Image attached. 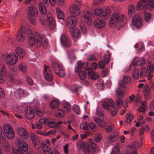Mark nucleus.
Wrapping results in <instances>:
<instances>
[{
	"label": "nucleus",
	"mask_w": 154,
	"mask_h": 154,
	"mask_svg": "<svg viewBox=\"0 0 154 154\" xmlns=\"http://www.w3.org/2000/svg\"><path fill=\"white\" fill-rule=\"evenodd\" d=\"M29 35L28 42L29 45L32 46L35 44L37 47L42 46L44 48H46L48 45V39L45 35H40L39 33L35 32L32 34L31 30L27 29Z\"/></svg>",
	"instance_id": "1"
},
{
	"label": "nucleus",
	"mask_w": 154,
	"mask_h": 154,
	"mask_svg": "<svg viewBox=\"0 0 154 154\" xmlns=\"http://www.w3.org/2000/svg\"><path fill=\"white\" fill-rule=\"evenodd\" d=\"M126 20V17L124 15L115 13L112 14L110 18L109 25L111 27H116L118 29L125 23Z\"/></svg>",
	"instance_id": "2"
},
{
	"label": "nucleus",
	"mask_w": 154,
	"mask_h": 154,
	"mask_svg": "<svg viewBox=\"0 0 154 154\" xmlns=\"http://www.w3.org/2000/svg\"><path fill=\"white\" fill-rule=\"evenodd\" d=\"M93 14L96 18L106 19L109 16L110 12L109 9L108 8L103 10L102 8L98 7L95 9Z\"/></svg>",
	"instance_id": "3"
},
{
	"label": "nucleus",
	"mask_w": 154,
	"mask_h": 154,
	"mask_svg": "<svg viewBox=\"0 0 154 154\" xmlns=\"http://www.w3.org/2000/svg\"><path fill=\"white\" fill-rule=\"evenodd\" d=\"M103 107L106 110H108L111 107L112 109H110V112L112 116H115L117 113V110L114 108L115 106V103L112 100L110 99H105L102 103Z\"/></svg>",
	"instance_id": "4"
},
{
	"label": "nucleus",
	"mask_w": 154,
	"mask_h": 154,
	"mask_svg": "<svg viewBox=\"0 0 154 154\" xmlns=\"http://www.w3.org/2000/svg\"><path fill=\"white\" fill-rule=\"evenodd\" d=\"M5 135L9 140L13 139L15 137V133L10 125L8 124H5L3 127Z\"/></svg>",
	"instance_id": "5"
},
{
	"label": "nucleus",
	"mask_w": 154,
	"mask_h": 154,
	"mask_svg": "<svg viewBox=\"0 0 154 154\" xmlns=\"http://www.w3.org/2000/svg\"><path fill=\"white\" fill-rule=\"evenodd\" d=\"M132 25L137 28L139 29L142 26L143 22L141 16L139 14L135 15L132 21Z\"/></svg>",
	"instance_id": "6"
},
{
	"label": "nucleus",
	"mask_w": 154,
	"mask_h": 154,
	"mask_svg": "<svg viewBox=\"0 0 154 154\" xmlns=\"http://www.w3.org/2000/svg\"><path fill=\"white\" fill-rule=\"evenodd\" d=\"M91 12L87 10H84L82 12V19L88 25L91 24Z\"/></svg>",
	"instance_id": "7"
},
{
	"label": "nucleus",
	"mask_w": 154,
	"mask_h": 154,
	"mask_svg": "<svg viewBox=\"0 0 154 154\" xmlns=\"http://www.w3.org/2000/svg\"><path fill=\"white\" fill-rule=\"evenodd\" d=\"M60 40L62 46L64 48H68L71 46V42L69 38L64 34H62Z\"/></svg>",
	"instance_id": "8"
},
{
	"label": "nucleus",
	"mask_w": 154,
	"mask_h": 154,
	"mask_svg": "<svg viewBox=\"0 0 154 154\" xmlns=\"http://www.w3.org/2000/svg\"><path fill=\"white\" fill-rule=\"evenodd\" d=\"M77 148L82 149H83L85 154H91V151L88 147V144L86 142H83L81 141H79L76 144Z\"/></svg>",
	"instance_id": "9"
},
{
	"label": "nucleus",
	"mask_w": 154,
	"mask_h": 154,
	"mask_svg": "<svg viewBox=\"0 0 154 154\" xmlns=\"http://www.w3.org/2000/svg\"><path fill=\"white\" fill-rule=\"evenodd\" d=\"M46 22L49 27L51 29H53L55 28V21L53 16L50 13H48L47 14Z\"/></svg>",
	"instance_id": "10"
},
{
	"label": "nucleus",
	"mask_w": 154,
	"mask_h": 154,
	"mask_svg": "<svg viewBox=\"0 0 154 154\" xmlns=\"http://www.w3.org/2000/svg\"><path fill=\"white\" fill-rule=\"evenodd\" d=\"M18 60V58L15 54H12V55L10 54H8L6 55L5 61L8 64L14 65L17 62Z\"/></svg>",
	"instance_id": "11"
},
{
	"label": "nucleus",
	"mask_w": 154,
	"mask_h": 154,
	"mask_svg": "<svg viewBox=\"0 0 154 154\" xmlns=\"http://www.w3.org/2000/svg\"><path fill=\"white\" fill-rule=\"evenodd\" d=\"M26 35L25 28L24 26H22L19 31L17 34L16 38L18 42H22L25 40Z\"/></svg>",
	"instance_id": "12"
},
{
	"label": "nucleus",
	"mask_w": 154,
	"mask_h": 154,
	"mask_svg": "<svg viewBox=\"0 0 154 154\" xmlns=\"http://www.w3.org/2000/svg\"><path fill=\"white\" fill-rule=\"evenodd\" d=\"M43 74L46 80L50 81L52 80L53 76L52 72L48 66L44 65L43 69Z\"/></svg>",
	"instance_id": "13"
},
{
	"label": "nucleus",
	"mask_w": 154,
	"mask_h": 154,
	"mask_svg": "<svg viewBox=\"0 0 154 154\" xmlns=\"http://www.w3.org/2000/svg\"><path fill=\"white\" fill-rule=\"evenodd\" d=\"M107 54L104 56L103 59L99 62V66L100 69H103L105 67V65L108 64L110 61V55L109 53L108 50L107 51Z\"/></svg>",
	"instance_id": "14"
},
{
	"label": "nucleus",
	"mask_w": 154,
	"mask_h": 154,
	"mask_svg": "<svg viewBox=\"0 0 154 154\" xmlns=\"http://www.w3.org/2000/svg\"><path fill=\"white\" fill-rule=\"evenodd\" d=\"M77 22V19L75 17L73 16H69L66 22V24L67 27L70 29L73 28L75 26Z\"/></svg>",
	"instance_id": "15"
},
{
	"label": "nucleus",
	"mask_w": 154,
	"mask_h": 154,
	"mask_svg": "<svg viewBox=\"0 0 154 154\" xmlns=\"http://www.w3.org/2000/svg\"><path fill=\"white\" fill-rule=\"evenodd\" d=\"M85 73L88 75V78L92 80H97L99 77V74L97 72H94L91 68H88L84 71Z\"/></svg>",
	"instance_id": "16"
},
{
	"label": "nucleus",
	"mask_w": 154,
	"mask_h": 154,
	"mask_svg": "<svg viewBox=\"0 0 154 154\" xmlns=\"http://www.w3.org/2000/svg\"><path fill=\"white\" fill-rule=\"evenodd\" d=\"M24 116L29 120H31L34 117L35 112L32 108L29 106L27 107L25 110Z\"/></svg>",
	"instance_id": "17"
},
{
	"label": "nucleus",
	"mask_w": 154,
	"mask_h": 154,
	"mask_svg": "<svg viewBox=\"0 0 154 154\" xmlns=\"http://www.w3.org/2000/svg\"><path fill=\"white\" fill-rule=\"evenodd\" d=\"M69 12L75 17L80 15L81 11L79 8L75 5H72L69 8Z\"/></svg>",
	"instance_id": "18"
},
{
	"label": "nucleus",
	"mask_w": 154,
	"mask_h": 154,
	"mask_svg": "<svg viewBox=\"0 0 154 154\" xmlns=\"http://www.w3.org/2000/svg\"><path fill=\"white\" fill-rule=\"evenodd\" d=\"M148 8V0H140L137 3L136 9L137 11L146 9Z\"/></svg>",
	"instance_id": "19"
},
{
	"label": "nucleus",
	"mask_w": 154,
	"mask_h": 154,
	"mask_svg": "<svg viewBox=\"0 0 154 154\" xmlns=\"http://www.w3.org/2000/svg\"><path fill=\"white\" fill-rule=\"evenodd\" d=\"M27 12L28 16L37 17L38 14L37 9L33 5H32L27 7Z\"/></svg>",
	"instance_id": "20"
},
{
	"label": "nucleus",
	"mask_w": 154,
	"mask_h": 154,
	"mask_svg": "<svg viewBox=\"0 0 154 154\" xmlns=\"http://www.w3.org/2000/svg\"><path fill=\"white\" fill-rule=\"evenodd\" d=\"M94 26L97 28L101 29L105 26V23L100 18H95L93 22Z\"/></svg>",
	"instance_id": "21"
},
{
	"label": "nucleus",
	"mask_w": 154,
	"mask_h": 154,
	"mask_svg": "<svg viewBox=\"0 0 154 154\" xmlns=\"http://www.w3.org/2000/svg\"><path fill=\"white\" fill-rule=\"evenodd\" d=\"M145 63L146 60L143 57L139 58L137 57H135L134 58L132 64L133 66L137 65L139 66H142L144 65Z\"/></svg>",
	"instance_id": "22"
},
{
	"label": "nucleus",
	"mask_w": 154,
	"mask_h": 154,
	"mask_svg": "<svg viewBox=\"0 0 154 154\" xmlns=\"http://www.w3.org/2000/svg\"><path fill=\"white\" fill-rule=\"evenodd\" d=\"M17 146L22 150L26 151L28 149L27 143L24 141L18 139L17 141Z\"/></svg>",
	"instance_id": "23"
},
{
	"label": "nucleus",
	"mask_w": 154,
	"mask_h": 154,
	"mask_svg": "<svg viewBox=\"0 0 154 154\" xmlns=\"http://www.w3.org/2000/svg\"><path fill=\"white\" fill-rule=\"evenodd\" d=\"M70 34L73 39H78L81 36V33L80 30L77 29H72L69 30Z\"/></svg>",
	"instance_id": "24"
},
{
	"label": "nucleus",
	"mask_w": 154,
	"mask_h": 154,
	"mask_svg": "<svg viewBox=\"0 0 154 154\" xmlns=\"http://www.w3.org/2000/svg\"><path fill=\"white\" fill-rule=\"evenodd\" d=\"M18 133L23 139H26L29 137V135L25 129L22 128H19L17 129Z\"/></svg>",
	"instance_id": "25"
},
{
	"label": "nucleus",
	"mask_w": 154,
	"mask_h": 154,
	"mask_svg": "<svg viewBox=\"0 0 154 154\" xmlns=\"http://www.w3.org/2000/svg\"><path fill=\"white\" fill-rule=\"evenodd\" d=\"M151 90L149 85H146L143 90V94L145 99L149 100L151 98L150 93Z\"/></svg>",
	"instance_id": "26"
},
{
	"label": "nucleus",
	"mask_w": 154,
	"mask_h": 154,
	"mask_svg": "<svg viewBox=\"0 0 154 154\" xmlns=\"http://www.w3.org/2000/svg\"><path fill=\"white\" fill-rule=\"evenodd\" d=\"M141 104L140 106L138 108V110L140 112H144L147 109V102L141 101L139 102Z\"/></svg>",
	"instance_id": "27"
},
{
	"label": "nucleus",
	"mask_w": 154,
	"mask_h": 154,
	"mask_svg": "<svg viewBox=\"0 0 154 154\" xmlns=\"http://www.w3.org/2000/svg\"><path fill=\"white\" fill-rule=\"evenodd\" d=\"M71 105L68 103L66 102L63 103L62 110L66 114L68 113L70 111Z\"/></svg>",
	"instance_id": "28"
},
{
	"label": "nucleus",
	"mask_w": 154,
	"mask_h": 154,
	"mask_svg": "<svg viewBox=\"0 0 154 154\" xmlns=\"http://www.w3.org/2000/svg\"><path fill=\"white\" fill-rule=\"evenodd\" d=\"M6 137L4 140L1 139V141L0 143H2V145L3 149L6 151L9 152L10 150V147L7 141L5 140Z\"/></svg>",
	"instance_id": "29"
},
{
	"label": "nucleus",
	"mask_w": 154,
	"mask_h": 154,
	"mask_svg": "<svg viewBox=\"0 0 154 154\" xmlns=\"http://www.w3.org/2000/svg\"><path fill=\"white\" fill-rule=\"evenodd\" d=\"M93 119L100 127L105 128L107 124L104 121L99 118L95 117L93 118Z\"/></svg>",
	"instance_id": "30"
},
{
	"label": "nucleus",
	"mask_w": 154,
	"mask_h": 154,
	"mask_svg": "<svg viewBox=\"0 0 154 154\" xmlns=\"http://www.w3.org/2000/svg\"><path fill=\"white\" fill-rule=\"evenodd\" d=\"M15 52L20 58H23L25 55L24 51L21 48H17L15 50Z\"/></svg>",
	"instance_id": "31"
},
{
	"label": "nucleus",
	"mask_w": 154,
	"mask_h": 154,
	"mask_svg": "<svg viewBox=\"0 0 154 154\" xmlns=\"http://www.w3.org/2000/svg\"><path fill=\"white\" fill-rule=\"evenodd\" d=\"M56 11L58 18L64 19V14L61 10L59 8L57 7L56 8Z\"/></svg>",
	"instance_id": "32"
},
{
	"label": "nucleus",
	"mask_w": 154,
	"mask_h": 154,
	"mask_svg": "<svg viewBox=\"0 0 154 154\" xmlns=\"http://www.w3.org/2000/svg\"><path fill=\"white\" fill-rule=\"evenodd\" d=\"M52 67L54 69V71L55 73H58L59 70L61 69H62L63 67L60 64L57 63H54L52 65Z\"/></svg>",
	"instance_id": "33"
},
{
	"label": "nucleus",
	"mask_w": 154,
	"mask_h": 154,
	"mask_svg": "<svg viewBox=\"0 0 154 154\" xmlns=\"http://www.w3.org/2000/svg\"><path fill=\"white\" fill-rule=\"evenodd\" d=\"M39 11L41 13L43 14H45L47 13V9L43 3L41 2L39 5Z\"/></svg>",
	"instance_id": "34"
},
{
	"label": "nucleus",
	"mask_w": 154,
	"mask_h": 154,
	"mask_svg": "<svg viewBox=\"0 0 154 154\" xmlns=\"http://www.w3.org/2000/svg\"><path fill=\"white\" fill-rule=\"evenodd\" d=\"M59 103L60 102L58 100H55L51 102L50 106L52 109H54L58 106Z\"/></svg>",
	"instance_id": "35"
},
{
	"label": "nucleus",
	"mask_w": 154,
	"mask_h": 154,
	"mask_svg": "<svg viewBox=\"0 0 154 154\" xmlns=\"http://www.w3.org/2000/svg\"><path fill=\"white\" fill-rule=\"evenodd\" d=\"M147 71L149 74L152 73L154 71V66L152 62H149L147 65Z\"/></svg>",
	"instance_id": "36"
},
{
	"label": "nucleus",
	"mask_w": 154,
	"mask_h": 154,
	"mask_svg": "<svg viewBox=\"0 0 154 154\" xmlns=\"http://www.w3.org/2000/svg\"><path fill=\"white\" fill-rule=\"evenodd\" d=\"M115 93L117 97L122 98L124 96V93L119 88H117L116 89Z\"/></svg>",
	"instance_id": "37"
},
{
	"label": "nucleus",
	"mask_w": 154,
	"mask_h": 154,
	"mask_svg": "<svg viewBox=\"0 0 154 154\" xmlns=\"http://www.w3.org/2000/svg\"><path fill=\"white\" fill-rule=\"evenodd\" d=\"M29 136L33 143H34L35 142L38 141L39 140L37 136L32 133H31L30 134Z\"/></svg>",
	"instance_id": "38"
},
{
	"label": "nucleus",
	"mask_w": 154,
	"mask_h": 154,
	"mask_svg": "<svg viewBox=\"0 0 154 154\" xmlns=\"http://www.w3.org/2000/svg\"><path fill=\"white\" fill-rule=\"evenodd\" d=\"M132 74L133 77L134 79H137L139 75V70L137 69H134L132 71Z\"/></svg>",
	"instance_id": "39"
},
{
	"label": "nucleus",
	"mask_w": 154,
	"mask_h": 154,
	"mask_svg": "<svg viewBox=\"0 0 154 154\" xmlns=\"http://www.w3.org/2000/svg\"><path fill=\"white\" fill-rule=\"evenodd\" d=\"M65 113L62 110L59 109L57 111L55 114L57 117L61 118L63 117Z\"/></svg>",
	"instance_id": "40"
},
{
	"label": "nucleus",
	"mask_w": 154,
	"mask_h": 154,
	"mask_svg": "<svg viewBox=\"0 0 154 154\" xmlns=\"http://www.w3.org/2000/svg\"><path fill=\"white\" fill-rule=\"evenodd\" d=\"M118 136V134H112L111 136L108 138L109 142L111 143L115 141L117 139Z\"/></svg>",
	"instance_id": "41"
},
{
	"label": "nucleus",
	"mask_w": 154,
	"mask_h": 154,
	"mask_svg": "<svg viewBox=\"0 0 154 154\" xmlns=\"http://www.w3.org/2000/svg\"><path fill=\"white\" fill-rule=\"evenodd\" d=\"M18 68L20 71L23 72H26L27 71L26 65L23 63H20L19 65Z\"/></svg>",
	"instance_id": "42"
},
{
	"label": "nucleus",
	"mask_w": 154,
	"mask_h": 154,
	"mask_svg": "<svg viewBox=\"0 0 154 154\" xmlns=\"http://www.w3.org/2000/svg\"><path fill=\"white\" fill-rule=\"evenodd\" d=\"M126 122L127 123H129L133 119L134 116L130 113H128L126 115Z\"/></svg>",
	"instance_id": "43"
},
{
	"label": "nucleus",
	"mask_w": 154,
	"mask_h": 154,
	"mask_svg": "<svg viewBox=\"0 0 154 154\" xmlns=\"http://www.w3.org/2000/svg\"><path fill=\"white\" fill-rule=\"evenodd\" d=\"M105 0H93V4L95 6H99L103 4Z\"/></svg>",
	"instance_id": "44"
},
{
	"label": "nucleus",
	"mask_w": 154,
	"mask_h": 154,
	"mask_svg": "<svg viewBox=\"0 0 154 154\" xmlns=\"http://www.w3.org/2000/svg\"><path fill=\"white\" fill-rule=\"evenodd\" d=\"M7 73L6 66L5 65L2 66L1 69L0 70V75L2 76H4Z\"/></svg>",
	"instance_id": "45"
},
{
	"label": "nucleus",
	"mask_w": 154,
	"mask_h": 154,
	"mask_svg": "<svg viewBox=\"0 0 154 154\" xmlns=\"http://www.w3.org/2000/svg\"><path fill=\"white\" fill-rule=\"evenodd\" d=\"M14 93L18 95L20 97H23L24 96V91L21 89L16 90Z\"/></svg>",
	"instance_id": "46"
},
{
	"label": "nucleus",
	"mask_w": 154,
	"mask_h": 154,
	"mask_svg": "<svg viewBox=\"0 0 154 154\" xmlns=\"http://www.w3.org/2000/svg\"><path fill=\"white\" fill-rule=\"evenodd\" d=\"M135 9V7L133 5L131 4L129 5L128 8V13L129 16H131V14L134 12Z\"/></svg>",
	"instance_id": "47"
},
{
	"label": "nucleus",
	"mask_w": 154,
	"mask_h": 154,
	"mask_svg": "<svg viewBox=\"0 0 154 154\" xmlns=\"http://www.w3.org/2000/svg\"><path fill=\"white\" fill-rule=\"evenodd\" d=\"M90 128L93 131H96L98 130V127L94 123L90 122L89 124Z\"/></svg>",
	"instance_id": "48"
},
{
	"label": "nucleus",
	"mask_w": 154,
	"mask_h": 154,
	"mask_svg": "<svg viewBox=\"0 0 154 154\" xmlns=\"http://www.w3.org/2000/svg\"><path fill=\"white\" fill-rule=\"evenodd\" d=\"M77 72L78 73V75L80 79L84 80L86 78V75L83 71H80Z\"/></svg>",
	"instance_id": "49"
},
{
	"label": "nucleus",
	"mask_w": 154,
	"mask_h": 154,
	"mask_svg": "<svg viewBox=\"0 0 154 154\" xmlns=\"http://www.w3.org/2000/svg\"><path fill=\"white\" fill-rule=\"evenodd\" d=\"M58 72V73H56V74L59 76L61 77H63L65 75V73L64 70L63 68L62 69L59 70Z\"/></svg>",
	"instance_id": "50"
},
{
	"label": "nucleus",
	"mask_w": 154,
	"mask_h": 154,
	"mask_svg": "<svg viewBox=\"0 0 154 154\" xmlns=\"http://www.w3.org/2000/svg\"><path fill=\"white\" fill-rule=\"evenodd\" d=\"M88 125L86 122H84L81 123L80 127L83 130H87L88 128Z\"/></svg>",
	"instance_id": "51"
},
{
	"label": "nucleus",
	"mask_w": 154,
	"mask_h": 154,
	"mask_svg": "<svg viewBox=\"0 0 154 154\" xmlns=\"http://www.w3.org/2000/svg\"><path fill=\"white\" fill-rule=\"evenodd\" d=\"M114 125L112 124H110L106 128V131L107 133H110L114 129Z\"/></svg>",
	"instance_id": "52"
},
{
	"label": "nucleus",
	"mask_w": 154,
	"mask_h": 154,
	"mask_svg": "<svg viewBox=\"0 0 154 154\" xmlns=\"http://www.w3.org/2000/svg\"><path fill=\"white\" fill-rule=\"evenodd\" d=\"M119 148L117 146H116L114 147L112 149L111 154H119Z\"/></svg>",
	"instance_id": "53"
},
{
	"label": "nucleus",
	"mask_w": 154,
	"mask_h": 154,
	"mask_svg": "<svg viewBox=\"0 0 154 154\" xmlns=\"http://www.w3.org/2000/svg\"><path fill=\"white\" fill-rule=\"evenodd\" d=\"M102 139V136L101 134H98L97 135L94 137V140L97 142H100Z\"/></svg>",
	"instance_id": "54"
},
{
	"label": "nucleus",
	"mask_w": 154,
	"mask_h": 154,
	"mask_svg": "<svg viewBox=\"0 0 154 154\" xmlns=\"http://www.w3.org/2000/svg\"><path fill=\"white\" fill-rule=\"evenodd\" d=\"M80 28L84 34H85L87 32V29L85 26L82 23H81L80 25Z\"/></svg>",
	"instance_id": "55"
},
{
	"label": "nucleus",
	"mask_w": 154,
	"mask_h": 154,
	"mask_svg": "<svg viewBox=\"0 0 154 154\" xmlns=\"http://www.w3.org/2000/svg\"><path fill=\"white\" fill-rule=\"evenodd\" d=\"M81 61H78L77 63V66L75 68V70L76 72H78L79 71H81L80 69L82 68V67L81 66Z\"/></svg>",
	"instance_id": "56"
},
{
	"label": "nucleus",
	"mask_w": 154,
	"mask_h": 154,
	"mask_svg": "<svg viewBox=\"0 0 154 154\" xmlns=\"http://www.w3.org/2000/svg\"><path fill=\"white\" fill-rule=\"evenodd\" d=\"M35 17L34 16H28L29 20L32 24L34 25L36 23Z\"/></svg>",
	"instance_id": "57"
},
{
	"label": "nucleus",
	"mask_w": 154,
	"mask_h": 154,
	"mask_svg": "<svg viewBox=\"0 0 154 154\" xmlns=\"http://www.w3.org/2000/svg\"><path fill=\"white\" fill-rule=\"evenodd\" d=\"M48 126L51 128H54L57 127V122L54 121H50L48 123Z\"/></svg>",
	"instance_id": "58"
},
{
	"label": "nucleus",
	"mask_w": 154,
	"mask_h": 154,
	"mask_svg": "<svg viewBox=\"0 0 154 154\" xmlns=\"http://www.w3.org/2000/svg\"><path fill=\"white\" fill-rule=\"evenodd\" d=\"M147 72L145 67H142L141 68L140 72V76H142L147 74Z\"/></svg>",
	"instance_id": "59"
},
{
	"label": "nucleus",
	"mask_w": 154,
	"mask_h": 154,
	"mask_svg": "<svg viewBox=\"0 0 154 154\" xmlns=\"http://www.w3.org/2000/svg\"><path fill=\"white\" fill-rule=\"evenodd\" d=\"M118 98L116 100L117 106L118 107L122 106L123 104V101L121 99L122 98L118 97Z\"/></svg>",
	"instance_id": "60"
},
{
	"label": "nucleus",
	"mask_w": 154,
	"mask_h": 154,
	"mask_svg": "<svg viewBox=\"0 0 154 154\" xmlns=\"http://www.w3.org/2000/svg\"><path fill=\"white\" fill-rule=\"evenodd\" d=\"M88 60L90 61L94 60H97V59L95 55L91 54L88 56Z\"/></svg>",
	"instance_id": "61"
},
{
	"label": "nucleus",
	"mask_w": 154,
	"mask_h": 154,
	"mask_svg": "<svg viewBox=\"0 0 154 154\" xmlns=\"http://www.w3.org/2000/svg\"><path fill=\"white\" fill-rule=\"evenodd\" d=\"M57 3L60 7H64L65 6V2L64 0H57Z\"/></svg>",
	"instance_id": "62"
},
{
	"label": "nucleus",
	"mask_w": 154,
	"mask_h": 154,
	"mask_svg": "<svg viewBox=\"0 0 154 154\" xmlns=\"http://www.w3.org/2000/svg\"><path fill=\"white\" fill-rule=\"evenodd\" d=\"M144 18L146 21L148 22L150 20L151 14L150 13H145L144 14Z\"/></svg>",
	"instance_id": "63"
},
{
	"label": "nucleus",
	"mask_w": 154,
	"mask_h": 154,
	"mask_svg": "<svg viewBox=\"0 0 154 154\" xmlns=\"http://www.w3.org/2000/svg\"><path fill=\"white\" fill-rule=\"evenodd\" d=\"M148 8L150 7L154 8V0H148Z\"/></svg>",
	"instance_id": "64"
}]
</instances>
